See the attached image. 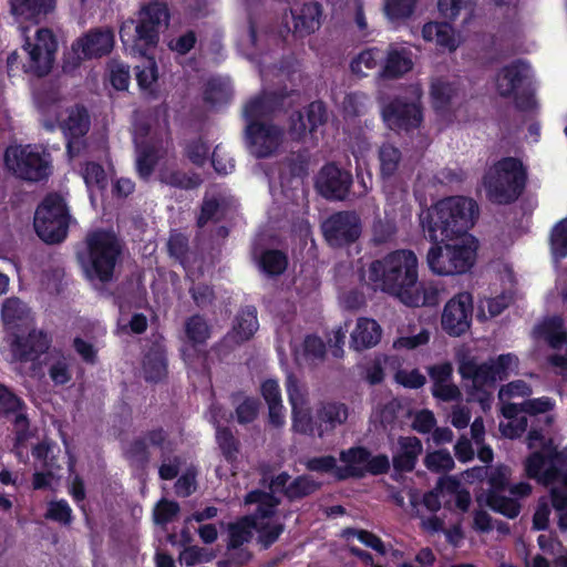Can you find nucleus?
<instances>
[{"label": "nucleus", "instance_id": "dca6fc26", "mask_svg": "<svg viewBox=\"0 0 567 567\" xmlns=\"http://www.w3.org/2000/svg\"><path fill=\"white\" fill-rule=\"evenodd\" d=\"M473 297L464 291L455 295L444 306L441 326L451 337H461L471 329L473 319Z\"/></svg>", "mask_w": 567, "mask_h": 567}, {"label": "nucleus", "instance_id": "f8f14e48", "mask_svg": "<svg viewBox=\"0 0 567 567\" xmlns=\"http://www.w3.org/2000/svg\"><path fill=\"white\" fill-rule=\"evenodd\" d=\"M285 135L281 126L268 122L252 121L245 128L247 147L256 158L275 156L285 141Z\"/></svg>", "mask_w": 567, "mask_h": 567}, {"label": "nucleus", "instance_id": "37998d69", "mask_svg": "<svg viewBox=\"0 0 567 567\" xmlns=\"http://www.w3.org/2000/svg\"><path fill=\"white\" fill-rule=\"evenodd\" d=\"M288 265L287 256L276 249L265 250L259 259V266L262 271L269 276L281 275Z\"/></svg>", "mask_w": 567, "mask_h": 567}, {"label": "nucleus", "instance_id": "a19ab883", "mask_svg": "<svg viewBox=\"0 0 567 567\" xmlns=\"http://www.w3.org/2000/svg\"><path fill=\"white\" fill-rule=\"evenodd\" d=\"M321 487V483L309 475L297 476L291 481L286 489V497L289 501H296L316 493Z\"/></svg>", "mask_w": 567, "mask_h": 567}, {"label": "nucleus", "instance_id": "5fc2aeb1", "mask_svg": "<svg viewBox=\"0 0 567 567\" xmlns=\"http://www.w3.org/2000/svg\"><path fill=\"white\" fill-rule=\"evenodd\" d=\"M303 353L313 363L323 362L327 354L323 340L317 336H307L303 340Z\"/></svg>", "mask_w": 567, "mask_h": 567}, {"label": "nucleus", "instance_id": "7ed1b4c3", "mask_svg": "<svg viewBox=\"0 0 567 567\" xmlns=\"http://www.w3.org/2000/svg\"><path fill=\"white\" fill-rule=\"evenodd\" d=\"M430 248L426 261L430 269L441 276L462 275L475 262L477 246L471 236L455 237Z\"/></svg>", "mask_w": 567, "mask_h": 567}, {"label": "nucleus", "instance_id": "2eb2a0df", "mask_svg": "<svg viewBox=\"0 0 567 567\" xmlns=\"http://www.w3.org/2000/svg\"><path fill=\"white\" fill-rule=\"evenodd\" d=\"M114 45V33L110 29L96 28L79 38L72 44V56L65 61L64 69L76 68L82 60L109 54Z\"/></svg>", "mask_w": 567, "mask_h": 567}, {"label": "nucleus", "instance_id": "4468645a", "mask_svg": "<svg viewBox=\"0 0 567 567\" xmlns=\"http://www.w3.org/2000/svg\"><path fill=\"white\" fill-rule=\"evenodd\" d=\"M59 127L68 141L69 157L79 156L86 147L85 136L91 127V117L86 107L79 104L68 107L60 116Z\"/></svg>", "mask_w": 567, "mask_h": 567}, {"label": "nucleus", "instance_id": "393cba45", "mask_svg": "<svg viewBox=\"0 0 567 567\" xmlns=\"http://www.w3.org/2000/svg\"><path fill=\"white\" fill-rule=\"evenodd\" d=\"M422 453V442L416 436H400L398 439V451L392 462L395 471H413L419 455Z\"/></svg>", "mask_w": 567, "mask_h": 567}, {"label": "nucleus", "instance_id": "f257e3e1", "mask_svg": "<svg viewBox=\"0 0 567 567\" xmlns=\"http://www.w3.org/2000/svg\"><path fill=\"white\" fill-rule=\"evenodd\" d=\"M369 280L375 290L386 292L401 302L411 298L409 291L417 280V258L408 249L392 251L369 267Z\"/></svg>", "mask_w": 567, "mask_h": 567}, {"label": "nucleus", "instance_id": "c756f323", "mask_svg": "<svg viewBox=\"0 0 567 567\" xmlns=\"http://www.w3.org/2000/svg\"><path fill=\"white\" fill-rule=\"evenodd\" d=\"M320 14L318 3H305L298 12H292L295 32L301 37L315 32L320 25Z\"/></svg>", "mask_w": 567, "mask_h": 567}, {"label": "nucleus", "instance_id": "4d7b16f0", "mask_svg": "<svg viewBox=\"0 0 567 567\" xmlns=\"http://www.w3.org/2000/svg\"><path fill=\"white\" fill-rule=\"evenodd\" d=\"M402 410L403 404L401 400L393 398L388 403L380 405L377 409L375 414L379 417L383 429H386L388 425H392L396 421Z\"/></svg>", "mask_w": 567, "mask_h": 567}, {"label": "nucleus", "instance_id": "423d86ee", "mask_svg": "<svg viewBox=\"0 0 567 567\" xmlns=\"http://www.w3.org/2000/svg\"><path fill=\"white\" fill-rule=\"evenodd\" d=\"M70 215L64 198L58 193L48 194L34 214V229L48 244L61 243L69 229Z\"/></svg>", "mask_w": 567, "mask_h": 567}, {"label": "nucleus", "instance_id": "ddd939ff", "mask_svg": "<svg viewBox=\"0 0 567 567\" xmlns=\"http://www.w3.org/2000/svg\"><path fill=\"white\" fill-rule=\"evenodd\" d=\"M28 60L23 63L24 71L39 78L52 70L58 42L49 29H39L34 42L27 41L23 45Z\"/></svg>", "mask_w": 567, "mask_h": 567}, {"label": "nucleus", "instance_id": "4be33fe9", "mask_svg": "<svg viewBox=\"0 0 567 567\" xmlns=\"http://www.w3.org/2000/svg\"><path fill=\"white\" fill-rule=\"evenodd\" d=\"M458 372L463 379L472 380V388L476 391L494 385L498 377L493 361L478 364L473 358H464L460 362Z\"/></svg>", "mask_w": 567, "mask_h": 567}, {"label": "nucleus", "instance_id": "3c124183", "mask_svg": "<svg viewBox=\"0 0 567 567\" xmlns=\"http://www.w3.org/2000/svg\"><path fill=\"white\" fill-rule=\"evenodd\" d=\"M380 51L369 49L361 52L352 62L351 70L359 75H367L368 71L373 70L378 65Z\"/></svg>", "mask_w": 567, "mask_h": 567}, {"label": "nucleus", "instance_id": "a18cd8bd", "mask_svg": "<svg viewBox=\"0 0 567 567\" xmlns=\"http://www.w3.org/2000/svg\"><path fill=\"white\" fill-rule=\"evenodd\" d=\"M286 385L291 410L309 405L308 389L293 373L288 374Z\"/></svg>", "mask_w": 567, "mask_h": 567}, {"label": "nucleus", "instance_id": "72a5a7b5", "mask_svg": "<svg viewBox=\"0 0 567 567\" xmlns=\"http://www.w3.org/2000/svg\"><path fill=\"white\" fill-rule=\"evenodd\" d=\"M292 431L306 436H318V423L316 415H312L310 406L291 410Z\"/></svg>", "mask_w": 567, "mask_h": 567}, {"label": "nucleus", "instance_id": "c03bdc74", "mask_svg": "<svg viewBox=\"0 0 567 567\" xmlns=\"http://www.w3.org/2000/svg\"><path fill=\"white\" fill-rule=\"evenodd\" d=\"M216 440L224 457L228 462L235 461L239 453L240 443L234 433L228 427L217 425Z\"/></svg>", "mask_w": 567, "mask_h": 567}, {"label": "nucleus", "instance_id": "864d4df0", "mask_svg": "<svg viewBox=\"0 0 567 567\" xmlns=\"http://www.w3.org/2000/svg\"><path fill=\"white\" fill-rule=\"evenodd\" d=\"M82 175L89 188L96 187L97 189L102 190L107 185L104 168L97 163H86Z\"/></svg>", "mask_w": 567, "mask_h": 567}, {"label": "nucleus", "instance_id": "cd10ccee", "mask_svg": "<svg viewBox=\"0 0 567 567\" xmlns=\"http://www.w3.org/2000/svg\"><path fill=\"white\" fill-rule=\"evenodd\" d=\"M261 395L268 405L269 423L274 427H281L285 424L284 405L277 381L266 380L261 384Z\"/></svg>", "mask_w": 567, "mask_h": 567}, {"label": "nucleus", "instance_id": "2f4dec72", "mask_svg": "<svg viewBox=\"0 0 567 567\" xmlns=\"http://www.w3.org/2000/svg\"><path fill=\"white\" fill-rule=\"evenodd\" d=\"M144 378L146 381L157 382L167 373L166 355L159 347H152L143 361Z\"/></svg>", "mask_w": 567, "mask_h": 567}, {"label": "nucleus", "instance_id": "f3484780", "mask_svg": "<svg viewBox=\"0 0 567 567\" xmlns=\"http://www.w3.org/2000/svg\"><path fill=\"white\" fill-rule=\"evenodd\" d=\"M352 183L353 178L350 172L331 163L319 171L315 186L322 197L343 202L350 194Z\"/></svg>", "mask_w": 567, "mask_h": 567}, {"label": "nucleus", "instance_id": "412c9836", "mask_svg": "<svg viewBox=\"0 0 567 567\" xmlns=\"http://www.w3.org/2000/svg\"><path fill=\"white\" fill-rule=\"evenodd\" d=\"M349 409L341 402H320L316 409L318 437L333 433L337 426L347 422Z\"/></svg>", "mask_w": 567, "mask_h": 567}, {"label": "nucleus", "instance_id": "338daca9", "mask_svg": "<svg viewBox=\"0 0 567 567\" xmlns=\"http://www.w3.org/2000/svg\"><path fill=\"white\" fill-rule=\"evenodd\" d=\"M550 496L554 508L559 513L558 525L561 529H567V493L563 487H553Z\"/></svg>", "mask_w": 567, "mask_h": 567}, {"label": "nucleus", "instance_id": "f03ea898", "mask_svg": "<svg viewBox=\"0 0 567 567\" xmlns=\"http://www.w3.org/2000/svg\"><path fill=\"white\" fill-rule=\"evenodd\" d=\"M478 215V207L473 199L450 197L440 200L427 215V231L431 240L445 241L455 237L470 236Z\"/></svg>", "mask_w": 567, "mask_h": 567}, {"label": "nucleus", "instance_id": "9b49d317", "mask_svg": "<svg viewBox=\"0 0 567 567\" xmlns=\"http://www.w3.org/2000/svg\"><path fill=\"white\" fill-rule=\"evenodd\" d=\"M511 470L506 465H498L491 472L488 471V483L491 488L476 497V502L483 506L487 505L493 511L503 514L508 518H515L520 512L519 503L506 497L502 493L506 489L509 482Z\"/></svg>", "mask_w": 567, "mask_h": 567}, {"label": "nucleus", "instance_id": "e2e57ef3", "mask_svg": "<svg viewBox=\"0 0 567 567\" xmlns=\"http://www.w3.org/2000/svg\"><path fill=\"white\" fill-rule=\"evenodd\" d=\"M255 528L258 532V543L262 545L264 548L270 547L281 533L284 532V524H269V523H260L257 525L255 523Z\"/></svg>", "mask_w": 567, "mask_h": 567}, {"label": "nucleus", "instance_id": "e433bc0d", "mask_svg": "<svg viewBox=\"0 0 567 567\" xmlns=\"http://www.w3.org/2000/svg\"><path fill=\"white\" fill-rule=\"evenodd\" d=\"M233 91L227 80L214 78L207 81L204 100L213 105L225 104L231 97Z\"/></svg>", "mask_w": 567, "mask_h": 567}, {"label": "nucleus", "instance_id": "c85d7f7f", "mask_svg": "<svg viewBox=\"0 0 567 567\" xmlns=\"http://www.w3.org/2000/svg\"><path fill=\"white\" fill-rule=\"evenodd\" d=\"M280 100L275 93H262L251 99L244 107V116L248 123L260 121L262 117L269 116L279 107Z\"/></svg>", "mask_w": 567, "mask_h": 567}, {"label": "nucleus", "instance_id": "49530a36", "mask_svg": "<svg viewBox=\"0 0 567 567\" xmlns=\"http://www.w3.org/2000/svg\"><path fill=\"white\" fill-rule=\"evenodd\" d=\"M255 528V522L245 517L237 523L229 524V548L241 547L245 543H248L252 537L251 529Z\"/></svg>", "mask_w": 567, "mask_h": 567}, {"label": "nucleus", "instance_id": "1a4fd4ad", "mask_svg": "<svg viewBox=\"0 0 567 567\" xmlns=\"http://www.w3.org/2000/svg\"><path fill=\"white\" fill-rule=\"evenodd\" d=\"M340 461L344 466L336 468L334 476L339 481L350 477L362 478L367 473L380 475L390 470L389 457L384 454L372 456V454L362 446L351 447L340 452Z\"/></svg>", "mask_w": 567, "mask_h": 567}, {"label": "nucleus", "instance_id": "09e8293b", "mask_svg": "<svg viewBox=\"0 0 567 567\" xmlns=\"http://www.w3.org/2000/svg\"><path fill=\"white\" fill-rule=\"evenodd\" d=\"M162 183L183 189H193L202 184V178L197 174L188 176L179 171L162 172L159 175Z\"/></svg>", "mask_w": 567, "mask_h": 567}, {"label": "nucleus", "instance_id": "13d9d810", "mask_svg": "<svg viewBox=\"0 0 567 567\" xmlns=\"http://www.w3.org/2000/svg\"><path fill=\"white\" fill-rule=\"evenodd\" d=\"M13 432L16 434V447L23 446L33 435L30 430V422L24 411L12 415Z\"/></svg>", "mask_w": 567, "mask_h": 567}, {"label": "nucleus", "instance_id": "a878e982", "mask_svg": "<svg viewBox=\"0 0 567 567\" xmlns=\"http://www.w3.org/2000/svg\"><path fill=\"white\" fill-rule=\"evenodd\" d=\"M536 339H544L553 349H559L567 342V330L559 316L544 318L532 332Z\"/></svg>", "mask_w": 567, "mask_h": 567}, {"label": "nucleus", "instance_id": "de8ad7c7", "mask_svg": "<svg viewBox=\"0 0 567 567\" xmlns=\"http://www.w3.org/2000/svg\"><path fill=\"white\" fill-rule=\"evenodd\" d=\"M1 315L6 324H17L28 318L29 310L19 298L11 297L3 302Z\"/></svg>", "mask_w": 567, "mask_h": 567}, {"label": "nucleus", "instance_id": "5701e85b", "mask_svg": "<svg viewBox=\"0 0 567 567\" xmlns=\"http://www.w3.org/2000/svg\"><path fill=\"white\" fill-rule=\"evenodd\" d=\"M10 6L13 16L38 24L54 10L55 0H10Z\"/></svg>", "mask_w": 567, "mask_h": 567}, {"label": "nucleus", "instance_id": "b1692460", "mask_svg": "<svg viewBox=\"0 0 567 567\" xmlns=\"http://www.w3.org/2000/svg\"><path fill=\"white\" fill-rule=\"evenodd\" d=\"M529 66L518 60L503 68L496 79L497 92L501 96H511L528 78Z\"/></svg>", "mask_w": 567, "mask_h": 567}, {"label": "nucleus", "instance_id": "c9c22d12", "mask_svg": "<svg viewBox=\"0 0 567 567\" xmlns=\"http://www.w3.org/2000/svg\"><path fill=\"white\" fill-rule=\"evenodd\" d=\"M184 331L192 346L205 344L210 337V327L199 315H194L185 321Z\"/></svg>", "mask_w": 567, "mask_h": 567}, {"label": "nucleus", "instance_id": "8fccbe9b", "mask_svg": "<svg viewBox=\"0 0 567 567\" xmlns=\"http://www.w3.org/2000/svg\"><path fill=\"white\" fill-rule=\"evenodd\" d=\"M550 248L556 259L567 256V218L559 221L553 228L550 234Z\"/></svg>", "mask_w": 567, "mask_h": 567}, {"label": "nucleus", "instance_id": "6ab92c4d", "mask_svg": "<svg viewBox=\"0 0 567 567\" xmlns=\"http://www.w3.org/2000/svg\"><path fill=\"white\" fill-rule=\"evenodd\" d=\"M383 121L391 130H411L421 122V111L413 102H406L402 99H394L382 106Z\"/></svg>", "mask_w": 567, "mask_h": 567}, {"label": "nucleus", "instance_id": "4c0bfd02", "mask_svg": "<svg viewBox=\"0 0 567 567\" xmlns=\"http://www.w3.org/2000/svg\"><path fill=\"white\" fill-rule=\"evenodd\" d=\"M409 295L411 298L408 300L403 299L402 303L409 307H423V306H435L439 302V290L434 286H422L416 280L415 287H413Z\"/></svg>", "mask_w": 567, "mask_h": 567}, {"label": "nucleus", "instance_id": "7c9ffc66", "mask_svg": "<svg viewBox=\"0 0 567 567\" xmlns=\"http://www.w3.org/2000/svg\"><path fill=\"white\" fill-rule=\"evenodd\" d=\"M398 233L395 220L385 215H375L371 226L370 244L374 247L390 245Z\"/></svg>", "mask_w": 567, "mask_h": 567}, {"label": "nucleus", "instance_id": "58836bf2", "mask_svg": "<svg viewBox=\"0 0 567 567\" xmlns=\"http://www.w3.org/2000/svg\"><path fill=\"white\" fill-rule=\"evenodd\" d=\"M457 95V87L443 79H435L431 84V96L436 110L447 107Z\"/></svg>", "mask_w": 567, "mask_h": 567}, {"label": "nucleus", "instance_id": "aec40b11", "mask_svg": "<svg viewBox=\"0 0 567 567\" xmlns=\"http://www.w3.org/2000/svg\"><path fill=\"white\" fill-rule=\"evenodd\" d=\"M50 347V340L42 331L32 330L28 337L16 336L11 342V352L14 360L20 362H35Z\"/></svg>", "mask_w": 567, "mask_h": 567}, {"label": "nucleus", "instance_id": "ea45409f", "mask_svg": "<svg viewBox=\"0 0 567 567\" xmlns=\"http://www.w3.org/2000/svg\"><path fill=\"white\" fill-rule=\"evenodd\" d=\"M159 159L158 148L152 144L137 145L136 168L143 179H147Z\"/></svg>", "mask_w": 567, "mask_h": 567}, {"label": "nucleus", "instance_id": "69168bd1", "mask_svg": "<svg viewBox=\"0 0 567 567\" xmlns=\"http://www.w3.org/2000/svg\"><path fill=\"white\" fill-rule=\"evenodd\" d=\"M309 132L312 133L318 126L327 122V110L322 102L315 101L306 110Z\"/></svg>", "mask_w": 567, "mask_h": 567}, {"label": "nucleus", "instance_id": "9d476101", "mask_svg": "<svg viewBox=\"0 0 567 567\" xmlns=\"http://www.w3.org/2000/svg\"><path fill=\"white\" fill-rule=\"evenodd\" d=\"M330 247L341 248L355 243L362 234V220L354 210H341L326 218L320 226Z\"/></svg>", "mask_w": 567, "mask_h": 567}, {"label": "nucleus", "instance_id": "bb28decb", "mask_svg": "<svg viewBox=\"0 0 567 567\" xmlns=\"http://www.w3.org/2000/svg\"><path fill=\"white\" fill-rule=\"evenodd\" d=\"M382 336L380 324L368 318H359L357 327L351 333V347L355 351H362L377 346Z\"/></svg>", "mask_w": 567, "mask_h": 567}, {"label": "nucleus", "instance_id": "603ef678", "mask_svg": "<svg viewBox=\"0 0 567 567\" xmlns=\"http://www.w3.org/2000/svg\"><path fill=\"white\" fill-rule=\"evenodd\" d=\"M416 0H385L384 11L390 20L406 19L415 8Z\"/></svg>", "mask_w": 567, "mask_h": 567}, {"label": "nucleus", "instance_id": "0eeeda50", "mask_svg": "<svg viewBox=\"0 0 567 567\" xmlns=\"http://www.w3.org/2000/svg\"><path fill=\"white\" fill-rule=\"evenodd\" d=\"M87 250L91 267L86 268L89 278H97L102 282L110 281L117 257L121 252V246L113 233L96 230L86 236Z\"/></svg>", "mask_w": 567, "mask_h": 567}, {"label": "nucleus", "instance_id": "f704fd0d", "mask_svg": "<svg viewBox=\"0 0 567 567\" xmlns=\"http://www.w3.org/2000/svg\"><path fill=\"white\" fill-rule=\"evenodd\" d=\"M245 503L258 504L256 515L261 518H269L275 514V509L280 504V499L272 493L256 489L246 495Z\"/></svg>", "mask_w": 567, "mask_h": 567}, {"label": "nucleus", "instance_id": "a211bd4d", "mask_svg": "<svg viewBox=\"0 0 567 567\" xmlns=\"http://www.w3.org/2000/svg\"><path fill=\"white\" fill-rule=\"evenodd\" d=\"M259 328L257 309L254 306L241 308L234 318L233 327L219 343L226 352L249 341Z\"/></svg>", "mask_w": 567, "mask_h": 567}, {"label": "nucleus", "instance_id": "774afa93", "mask_svg": "<svg viewBox=\"0 0 567 567\" xmlns=\"http://www.w3.org/2000/svg\"><path fill=\"white\" fill-rule=\"evenodd\" d=\"M0 404L6 412L11 415L25 410V405L21 399L2 384H0Z\"/></svg>", "mask_w": 567, "mask_h": 567}, {"label": "nucleus", "instance_id": "0e129e2a", "mask_svg": "<svg viewBox=\"0 0 567 567\" xmlns=\"http://www.w3.org/2000/svg\"><path fill=\"white\" fill-rule=\"evenodd\" d=\"M546 460L540 452L532 453L524 461V471L527 477L536 480L543 484V473L545 471Z\"/></svg>", "mask_w": 567, "mask_h": 567}, {"label": "nucleus", "instance_id": "473e14b6", "mask_svg": "<svg viewBox=\"0 0 567 567\" xmlns=\"http://www.w3.org/2000/svg\"><path fill=\"white\" fill-rule=\"evenodd\" d=\"M412 61L405 50H391L388 53L385 65L382 69L381 76L386 79H396L412 69Z\"/></svg>", "mask_w": 567, "mask_h": 567}, {"label": "nucleus", "instance_id": "bf43d9fd", "mask_svg": "<svg viewBox=\"0 0 567 567\" xmlns=\"http://www.w3.org/2000/svg\"><path fill=\"white\" fill-rule=\"evenodd\" d=\"M252 554L243 547L229 548L227 546L226 558L217 563V567H243L249 563Z\"/></svg>", "mask_w": 567, "mask_h": 567}, {"label": "nucleus", "instance_id": "79ce46f5", "mask_svg": "<svg viewBox=\"0 0 567 567\" xmlns=\"http://www.w3.org/2000/svg\"><path fill=\"white\" fill-rule=\"evenodd\" d=\"M380 173L383 178L392 177L400 165L401 152L390 143H384L379 150Z\"/></svg>", "mask_w": 567, "mask_h": 567}, {"label": "nucleus", "instance_id": "680f3d73", "mask_svg": "<svg viewBox=\"0 0 567 567\" xmlns=\"http://www.w3.org/2000/svg\"><path fill=\"white\" fill-rule=\"evenodd\" d=\"M136 80L143 90H147L157 80V66L153 59L147 58L144 64L135 66Z\"/></svg>", "mask_w": 567, "mask_h": 567}, {"label": "nucleus", "instance_id": "20e7f679", "mask_svg": "<svg viewBox=\"0 0 567 567\" xmlns=\"http://www.w3.org/2000/svg\"><path fill=\"white\" fill-rule=\"evenodd\" d=\"M525 181L526 173L522 163L514 157H505L485 173L483 184L491 202L509 204L519 197Z\"/></svg>", "mask_w": 567, "mask_h": 567}, {"label": "nucleus", "instance_id": "6e6552de", "mask_svg": "<svg viewBox=\"0 0 567 567\" xmlns=\"http://www.w3.org/2000/svg\"><path fill=\"white\" fill-rule=\"evenodd\" d=\"M4 163L17 177L28 182H40L49 177V154L39 153L30 145L10 146L4 153Z\"/></svg>", "mask_w": 567, "mask_h": 567}, {"label": "nucleus", "instance_id": "052dcab7", "mask_svg": "<svg viewBox=\"0 0 567 567\" xmlns=\"http://www.w3.org/2000/svg\"><path fill=\"white\" fill-rule=\"evenodd\" d=\"M309 153L307 150L291 152L286 156L282 163L288 166L292 176H303L307 174Z\"/></svg>", "mask_w": 567, "mask_h": 567}, {"label": "nucleus", "instance_id": "39448f33", "mask_svg": "<svg viewBox=\"0 0 567 567\" xmlns=\"http://www.w3.org/2000/svg\"><path fill=\"white\" fill-rule=\"evenodd\" d=\"M168 24L169 11L167 4L155 1L140 10L136 24L134 20L123 23L120 29V37L123 42H126L127 30L134 28L133 49L142 55H146V49L157 45L159 34L167 30Z\"/></svg>", "mask_w": 567, "mask_h": 567}, {"label": "nucleus", "instance_id": "6e6d98bb", "mask_svg": "<svg viewBox=\"0 0 567 567\" xmlns=\"http://www.w3.org/2000/svg\"><path fill=\"white\" fill-rule=\"evenodd\" d=\"M425 466L432 472H447L454 467V461L446 450L429 453L424 460Z\"/></svg>", "mask_w": 567, "mask_h": 567}]
</instances>
